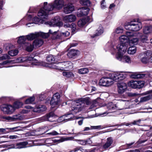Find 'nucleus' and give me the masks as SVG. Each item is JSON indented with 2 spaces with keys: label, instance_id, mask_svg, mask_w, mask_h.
Returning a JSON list of instances; mask_svg holds the SVG:
<instances>
[{
  "label": "nucleus",
  "instance_id": "31",
  "mask_svg": "<svg viewBox=\"0 0 152 152\" xmlns=\"http://www.w3.org/2000/svg\"><path fill=\"white\" fill-rule=\"evenodd\" d=\"M143 32L145 34H150L152 33V27L151 26H146L143 28Z\"/></svg>",
  "mask_w": 152,
  "mask_h": 152
},
{
  "label": "nucleus",
  "instance_id": "47",
  "mask_svg": "<svg viewBox=\"0 0 152 152\" xmlns=\"http://www.w3.org/2000/svg\"><path fill=\"white\" fill-rule=\"evenodd\" d=\"M113 83V81L111 77H107L106 86H109Z\"/></svg>",
  "mask_w": 152,
  "mask_h": 152
},
{
  "label": "nucleus",
  "instance_id": "35",
  "mask_svg": "<svg viewBox=\"0 0 152 152\" xmlns=\"http://www.w3.org/2000/svg\"><path fill=\"white\" fill-rule=\"evenodd\" d=\"M70 34V33L68 31H66L65 32L61 33V32H58V35H57V36L55 38L56 39H59L60 38V37L61 36L64 37H68Z\"/></svg>",
  "mask_w": 152,
  "mask_h": 152
},
{
  "label": "nucleus",
  "instance_id": "54",
  "mask_svg": "<svg viewBox=\"0 0 152 152\" xmlns=\"http://www.w3.org/2000/svg\"><path fill=\"white\" fill-rule=\"evenodd\" d=\"M65 117V121L67 122L69 121L72 120L73 115L72 114H69L64 115Z\"/></svg>",
  "mask_w": 152,
  "mask_h": 152
},
{
  "label": "nucleus",
  "instance_id": "14",
  "mask_svg": "<svg viewBox=\"0 0 152 152\" xmlns=\"http://www.w3.org/2000/svg\"><path fill=\"white\" fill-rule=\"evenodd\" d=\"M152 90L146 91L142 94L143 95H145L147 94H150L149 95L141 97L140 99V102H143L147 101L150 100L152 97Z\"/></svg>",
  "mask_w": 152,
  "mask_h": 152
},
{
  "label": "nucleus",
  "instance_id": "34",
  "mask_svg": "<svg viewBox=\"0 0 152 152\" xmlns=\"http://www.w3.org/2000/svg\"><path fill=\"white\" fill-rule=\"evenodd\" d=\"M139 39L137 38H133L129 40L130 45H137L139 42Z\"/></svg>",
  "mask_w": 152,
  "mask_h": 152
},
{
  "label": "nucleus",
  "instance_id": "21",
  "mask_svg": "<svg viewBox=\"0 0 152 152\" xmlns=\"http://www.w3.org/2000/svg\"><path fill=\"white\" fill-rule=\"evenodd\" d=\"M127 36L123 35L119 37V40L121 43H126L128 39H129V37L131 36L132 34V33L129 32L126 33Z\"/></svg>",
  "mask_w": 152,
  "mask_h": 152
},
{
  "label": "nucleus",
  "instance_id": "60",
  "mask_svg": "<svg viewBox=\"0 0 152 152\" xmlns=\"http://www.w3.org/2000/svg\"><path fill=\"white\" fill-rule=\"evenodd\" d=\"M101 7L102 9H104L106 7L104 0H102L101 3Z\"/></svg>",
  "mask_w": 152,
  "mask_h": 152
},
{
  "label": "nucleus",
  "instance_id": "7",
  "mask_svg": "<svg viewBox=\"0 0 152 152\" xmlns=\"http://www.w3.org/2000/svg\"><path fill=\"white\" fill-rule=\"evenodd\" d=\"M128 85L134 88H142L145 84V82L142 80H132L128 83Z\"/></svg>",
  "mask_w": 152,
  "mask_h": 152
},
{
  "label": "nucleus",
  "instance_id": "40",
  "mask_svg": "<svg viewBox=\"0 0 152 152\" xmlns=\"http://www.w3.org/2000/svg\"><path fill=\"white\" fill-rule=\"evenodd\" d=\"M86 23L85 19H83L80 20L78 22L77 25L80 28L83 27Z\"/></svg>",
  "mask_w": 152,
  "mask_h": 152
},
{
  "label": "nucleus",
  "instance_id": "5",
  "mask_svg": "<svg viewBox=\"0 0 152 152\" xmlns=\"http://www.w3.org/2000/svg\"><path fill=\"white\" fill-rule=\"evenodd\" d=\"M109 76L113 81L118 82L125 78L126 75L123 72H116L109 74Z\"/></svg>",
  "mask_w": 152,
  "mask_h": 152
},
{
  "label": "nucleus",
  "instance_id": "63",
  "mask_svg": "<svg viewBox=\"0 0 152 152\" xmlns=\"http://www.w3.org/2000/svg\"><path fill=\"white\" fill-rule=\"evenodd\" d=\"M8 63V61H5L2 63H0V68H2L4 67V66Z\"/></svg>",
  "mask_w": 152,
  "mask_h": 152
},
{
  "label": "nucleus",
  "instance_id": "11",
  "mask_svg": "<svg viewBox=\"0 0 152 152\" xmlns=\"http://www.w3.org/2000/svg\"><path fill=\"white\" fill-rule=\"evenodd\" d=\"M83 109V104H81L80 102H77L74 106L72 107V113L76 114L81 111Z\"/></svg>",
  "mask_w": 152,
  "mask_h": 152
},
{
  "label": "nucleus",
  "instance_id": "61",
  "mask_svg": "<svg viewBox=\"0 0 152 152\" xmlns=\"http://www.w3.org/2000/svg\"><path fill=\"white\" fill-rule=\"evenodd\" d=\"M65 117L64 115H63L58 119V121L59 122H66L65 121L66 120L65 119Z\"/></svg>",
  "mask_w": 152,
  "mask_h": 152
},
{
  "label": "nucleus",
  "instance_id": "23",
  "mask_svg": "<svg viewBox=\"0 0 152 152\" xmlns=\"http://www.w3.org/2000/svg\"><path fill=\"white\" fill-rule=\"evenodd\" d=\"M113 142V140L111 137H109L107 139L105 143L103 145V149H106L109 148Z\"/></svg>",
  "mask_w": 152,
  "mask_h": 152
},
{
  "label": "nucleus",
  "instance_id": "43",
  "mask_svg": "<svg viewBox=\"0 0 152 152\" xmlns=\"http://www.w3.org/2000/svg\"><path fill=\"white\" fill-rule=\"evenodd\" d=\"M80 3L83 5L89 6L91 4V2L89 0H80Z\"/></svg>",
  "mask_w": 152,
  "mask_h": 152
},
{
  "label": "nucleus",
  "instance_id": "32",
  "mask_svg": "<svg viewBox=\"0 0 152 152\" xmlns=\"http://www.w3.org/2000/svg\"><path fill=\"white\" fill-rule=\"evenodd\" d=\"M23 105L22 102H15L13 104V105H12V107L13 108V112L17 109L21 107Z\"/></svg>",
  "mask_w": 152,
  "mask_h": 152
},
{
  "label": "nucleus",
  "instance_id": "38",
  "mask_svg": "<svg viewBox=\"0 0 152 152\" xmlns=\"http://www.w3.org/2000/svg\"><path fill=\"white\" fill-rule=\"evenodd\" d=\"M9 132H16L22 130L21 127L20 126H17L12 128H8Z\"/></svg>",
  "mask_w": 152,
  "mask_h": 152
},
{
  "label": "nucleus",
  "instance_id": "39",
  "mask_svg": "<svg viewBox=\"0 0 152 152\" xmlns=\"http://www.w3.org/2000/svg\"><path fill=\"white\" fill-rule=\"evenodd\" d=\"M45 24H49L50 26H58V21H56V19L54 18L52 21L50 22H45Z\"/></svg>",
  "mask_w": 152,
  "mask_h": 152
},
{
  "label": "nucleus",
  "instance_id": "8",
  "mask_svg": "<svg viewBox=\"0 0 152 152\" xmlns=\"http://www.w3.org/2000/svg\"><path fill=\"white\" fill-rule=\"evenodd\" d=\"M25 36L26 40L31 41L39 37L45 38L48 36V34L43 33L41 32H35L34 33H31Z\"/></svg>",
  "mask_w": 152,
  "mask_h": 152
},
{
  "label": "nucleus",
  "instance_id": "50",
  "mask_svg": "<svg viewBox=\"0 0 152 152\" xmlns=\"http://www.w3.org/2000/svg\"><path fill=\"white\" fill-rule=\"evenodd\" d=\"M26 46V50L27 51L31 52L33 50L34 47L31 44L27 43Z\"/></svg>",
  "mask_w": 152,
  "mask_h": 152
},
{
  "label": "nucleus",
  "instance_id": "4",
  "mask_svg": "<svg viewBox=\"0 0 152 152\" xmlns=\"http://www.w3.org/2000/svg\"><path fill=\"white\" fill-rule=\"evenodd\" d=\"M124 26L127 30L137 31L142 28V26L141 22L138 20L136 21L135 20H134L130 22L125 23Z\"/></svg>",
  "mask_w": 152,
  "mask_h": 152
},
{
  "label": "nucleus",
  "instance_id": "25",
  "mask_svg": "<svg viewBox=\"0 0 152 152\" xmlns=\"http://www.w3.org/2000/svg\"><path fill=\"white\" fill-rule=\"evenodd\" d=\"M64 26L65 28H70L72 31V33L74 34L76 32V25L75 23H72L71 25L68 23H66L64 25Z\"/></svg>",
  "mask_w": 152,
  "mask_h": 152
},
{
  "label": "nucleus",
  "instance_id": "10",
  "mask_svg": "<svg viewBox=\"0 0 152 152\" xmlns=\"http://www.w3.org/2000/svg\"><path fill=\"white\" fill-rule=\"evenodd\" d=\"M117 91L120 94H122L125 92L127 88L126 84L124 82L117 83Z\"/></svg>",
  "mask_w": 152,
  "mask_h": 152
},
{
  "label": "nucleus",
  "instance_id": "56",
  "mask_svg": "<svg viewBox=\"0 0 152 152\" xmlns=\"http://www.w3.org/2000/svg\"><path fill=\"white\" fill-rule=\"evenodd\" d=\"M141 41L143 43L145 42L148 40L147 37L145 35H142L140 37Z\"/></svg>",
  "mask_w": 152,
  "mask_h": 152
},
{
  "label": "nucleus",
  "instance_id": "42",
  "mask_svg": "<svg viewBox=\"0 0 152 152\" xmlns=\"http://www.w3.org/2000/svg\"><path fill=\"white\" fill-rule=\"evenodd\" d=\"M18 52L19 51L18 50L15 49L9 51L8 53L10 56H13L17 55Z\"/></svg>",
  "mask_w": 152,
  "mask_h": 152
},
{
  "label": "nucleus",
  "instance_id": "13",
  "mask_svg": "<svg viewBox=\"0 0 152 152\" xmlns=\"http://www.w3.org/2000/svg\"><path fill=\"white\" fill-rule=\"evenodd\" d=\"M152 55V52L150 51L145 52L143 54H141V55L142 56L141 59V61L143 63H147Z\"/></svg>",
  "mask_w": 152,
  "mask_h": 152
},
{
  "label": "nucleus",
  "instance_id": "37",
  "mask_svg": "<svg viewBox=\"0 0 152 152\" xmlns=\"http://www.w3.org/2000/svg\"><path fill=\"white\" fill-rule=\"evenodd\" d=\"M136 51L137 49L135 47L132 46L129 48L127 51L128 54L133 55L136 53Z\"/></svg>",
  "mask_w": 152,
  "mask_h": 152
},
{
  "label": "nucleus",
  "instance_id": "45",
  "mask_svg": "<svg viewBox=\"0 0 152 152\" xmlns=\"http://www.w3.org/2000/svg\"><path fill=\"white\" fill-rule=\"evenodd\" d=\"M35 100V97L34 96L32 97H31L27 99L25 101V103L26 104H30L31 103L33 102Z\"/></svg>",
  "mask_w": 152,
  "mask_h": 152
},
{
  "label": "nucleus",
  "instance_id": "55",
  "mask_svg": "<svg viewBox=\"0 0 152 152\" xmlns=\"http://www.w3.org/2000/svg\"><path fill=\"white\" fill-rule=\"evenodd\" d=\"M12 117L13 121L16 120H21L22 119V117L20 114L14 115Z\"/></svg>",
  "mask_w": 152,
  "mask_h": 152
},
{
  "label": "nucleus",
  "instance_id": "9",
  "mask_svg": "<svg viewBox=\"0 0 152 152\" xmlns=\"http://www.w3.org/2000/svg\"><path fill=\"white\" fill-rule=\"evenodd\" d=\"M60 96L58 93L54 94L50 101V104L52 108L57 107L60 102Z\"/></svg>",
  "mask_w": 152,
  "mask_h": 152
},
{
  "label": "nucleus",
  "instance_id": "28",
  "mask_svg": "<svg viewBox=\"0 0 152 152\" xmlns=\"http://www.w3.org/2000/svg\"><path fill=\"white\" fill-rule=\"evenodd\" d=\"M73 138H74L72 137H67L65 138L61 137L58 139H54L53 140V141L54 143H58L62 142L65 141L72 140Z\"/></svg>",
  "mask_w": 152,
  "mask_h": 152
},
{
  "label": "nucleus",
  "instance_id": "44",
  "mask_svg": "<svg viewBox=\"0 0 152 152\" xmlns=\"http://www.w3.org/2000/svg\"><path fill=\"white\" fill-rule=\"evenodd\" d=\"M99 83L103 86H106L107 77H102L100 80Z\"/></svg>",
  "mask_w": 152,
  "mask_h": 152
},
{
  "label": "nucleus",
  "instance_id": "51",
  "mask_svg": "<svg viewBox=\"0 0 152 152\" xmlns=\"http://www.w3.org/2000/svg\"><path fill=\"white\" fill-rule=\"evenodd\" d=\"M123 61L128 63H130L131 62L130 58L127 56H124L123 57Z\"/></svg>",
  "mask_w": 152,
  "mask_h": 152
},
{
  "label": "nucleus",
  "instance_id": "59",
  "mask_svg": "<svg viewBox=\"0 0 152 152\" xmlns=\"http://www.w3.org/2000/svg\"><path fill=\"white\" fill-rule=\"evenodd\" d=\"M128 96L130 97H134L137 96H138L140 95V94L136 93H132L131 92H129L127 93Z\"/></svg>",
  "mask_w": 152,
  "mask_h": 152
},
{
  "label": "nucleus",
  "instance_id": "53",
  "mask_svg": "<svg viewBox=\"0 0 152 152\" xmlns=\"http://www.w3.org/2000/svg\"><path fill=\"white\" fill-rule=\"evenodd\" d=\"M116 56V58L119 61L123 60V54L124 53H120L118 52Z\"/></svg>",
  "mask_w": 152,
  "mask_h": 152
},
{
  "label": "nucleus",
  "instance_id": "64",
  "mask_svg": "<svg viewBox=\"0 0 152 152\" xmlns=\"http://www.w3.org/2000/svg\"><path fill=\"white\" fill-rule=\"evenodd\" d=\"M45 142L48 144H51L53 142H54L53 140L51 139H47L45 140Z\"/></svg>",
  "mask_w": 152,
  "mask_h": 152
},
{
  "label": "nucleus",
  "instance_id": "20",
  "mask_svg": "<svg viewBox=\"0 0 152 152\" xmlns=\"http://www.w3.org/2000/svg\"><path fill=\"white\" fill-rule=\"evenodd\" d=\"M74 10V7L73 5L69 4L65 6L64 8V12L66 14H68L72 12Z\"/></svg>",
  "mask_w": 152,
  "mask_h": 152
},
{
  "label": "nucleus",
  "instance_id": "2",
  "mask_svg": "<svg viewBox=\"0 0 152 152\" xmlns=\"http://www.w3.org/2000/svg\"><path fill=\"white\" fill-rule=\"evenodd\" d=\"M129 104V102L128 100H119L117 104H114L113 102H110L106 105V107L108 111L110 112L113 113L116 110H120L124 109L127 108L125 107V105L128 106Z\"/></svg>",
  "mask_w": 152,
  "mask_h": 152
},
{
  "label": "nucleus",
  "instance_id": "29",
  "mask_svg": "<svg viewBox=\"0 0 152 152\" xmlns=\"http://www.w3.org/2000/svg\"><path fill=\"white\" fill-rule=\"evenodd\" d=\"M145 75L142 74H139L137 73H133L130 76L133 79H138L142 78L145 77Z\"/></svg>",
  "mask_w": 152,
  "mask_h": 152
},
{
  "label": "nucleus",
  "instance_id": "17",
  "mask_svg": "<svg viewBox=\"0 0 152 152\" xmlns=\"http://www.w3.org/2000/svg\"><path fill=\"white\" fill-rule=\"evenodd\" d=\"M53 4L55 9L60 10L64 7V1L63 0H55Z\"/></svg>",
  "mask_w": 152,
  "mask_h": 152
},
{
  "label": "nucleus",
  "instance_id": "16",
  "mask_svg": "<svg viewBox=\"0 0 152 152\" xmlns=\"http://www.w3.org/2000/svg\"><path fill=\"white\" fill-rule=\"evenodd\" d=\"M128 45L127 43H121L117 46V49L118 52L125 53L126 51Z\"/></svg>",
  "mask_w": 152,
  "mask_h": 152
},
{
  "label": "nucleus",
  "instance_id": "48",
  "mask_svg": "<svg viewBox=\"0 0 152 152\" xmlns=\"http://www.w3.org/2000/svg\"><path fill=\"white\" fill-rule=\"evenodd\" d=\"M55 60L54 57L52 55L48 56L46 58L47 61L51 63H53L54 61Z\"/></svg>",
  "mask_w": 152,
  "mask_h": 152
},
{
  "label": "nucleus",
  "instance_id": "6",
  "mask_svg": "<svg viewBox=\"0 0 152 152\" xmlns=\"http://www.w3.org/2000/svg\"><path fill=\"white\" fill-rule=\"evenodd\" d=\"M58 116L53 112H50L47 114L46 115L41 118V120L42 121H47L50 122L56 121Z\"/></svg>",
  "mask_w": 152,
  "mask_h": 152
},
{
  "label": "nucleus",
  "instance_id": "52",
  "mask_svg": "<svg viewBox=\"0 0 152 152\" xmlns=\"http://www.w3.org/2000/svg\"><path fill=\"white\" fill-rule=\"evenodd\" d=\"M2 118L5 121H13V120L12 119V117L10 116H3Z\"/></svg>",
  "mask_w": 152,
  "mask_h": 152
},
{
  "label": "nucleus",
  "instance_id": "3",
  "mask_svg": "<svg viewBox=\"0 0 152 152\" xmlns=\"http://www.w3.org/2000/svg\"><path fill=\"white\" fill-rule=\"evenodd\" d=\"M53 3L48 4L47 2L44 3V6L42 8L38 13V16L44 19H47L48 17V12L55 9Z\"/></svg>",
  "mask_w": 152,
  "mask_h": 152
},
{
  "label": "nucleus",
  "instance_id": "22",
  "mask_svg": "<svg viewBox=\"0 0 152 152\" xmlns=\"http://www.w3.org/2000/svg\"><path fill=\"white\" fill-rule=\"evenodd\" d=\"M28 144L27 142H23L17 143L12 146V148L15 149H21L26 147Z\"/></svg>",
  "mask_w": 152,
  "mask_h": 152
},
{
  "label": "nucleus",
  "instance_id": "62",
  "mask_svg": "<svg viewBox=\"0 0 152 152\" xmlns=\"http://www.w3.org/2000/svg\"><path fill=\"white\" fill-rule=\"evenodd\" d=\"M5 3V0H1L0 1V9L2 10L3 5Z\"/></svg>",
  "mask_w": 152,
  "mask_h": 152
},
{
  "label": "nucleus",
  "instance_id": "36",
  "mask_svg": "<svg viewBox=\"0 0 152 152\" xmlns=\"http://www.w3.org/2000/svg\"><path fill=\"white\" fill-rule=\"evenodd\" d=\"M79 102H80L81 104H83V108L85 104H86L87 105H88L90 103V99L88 97H86L85 98L82 99Z\"/></svg>",
  "mask_w": 152,
  "mask_h": 152
},
{
  "label": "nucleus",
  "instance_id": "15",
  "mask_svg": "<svg viewBox=\"0 0 152 152\" xmlns=\"http://www.w3.org/2000/svg\"><path fill=\"white\" fill-rule=\"evenodd\" d=\"M89 10L88 8L82 7L78 9L77 12V16L81 17L86 15L88 13Z\"/></svg>",
  "mask_w": 152,
  "mask_h": 152
},
{
  "label": "nucleus",
  "instance_id": "46",
  "mask_svg": "<svg viewBox=\"0 0 152 152\" xmlns=\"http://www.w3.org/2000/svg\"><path fill=\"white\" fill-rule=\"evenodd\" d=\"M63 75L64 76L67 77H72L74 76V74L72 72H63Z\"/></svg>",
  "mask_w": 152,
  "mask_h": 152
},
{
  "label": "nucleus",
  "instance_id": "1",
  "mask_svg": "<svg viewBox=\"0 0 152 152\" xmlns=\"http://www.w3.org/2000/svg\"><path fill=\"white\" fill-rule=\"evenodd\" d=\"M32 61L31 63L34 65L37 66H42L45 67H49L50 68L55 69H60L63 70L64 69L63 66H67L68 64H71L69 61L64 62L60 63L57 64L55 65L54 64H48L46 63L45 62H39L37 61L34 59L33 58L31 57H20L16 59V61L17 62H22L25 61Z\"/></svg>",
  "mask_w": 152,
  "mask_h": 152
},
{
  "label": "nucleus",
  "instance_id": "27",
  "mask_svg": "<svg viewBox=\"0 0 152 152\" xmlns=\"http://www.w3.org/2000/svg\"><path fill=\"white\" fill-rule=\"evenodd\" d=\"M103 32V28L101 26H100L96 30L95 34L92 36L91 37L94 38L96 36H99L102 34Z\"/></svg>",
  "mask_w": 152,
  "mask_h": 152
},
{
  "label": "nucleus",
  "instance_id": "33",
  "mask_svg": "<svg viewBox=\"0 0 152 152\" xmlns=\"http://www.w3.org/2000/svg\"><path fill=\"white\" fill-rule=\"evenodd\" d=\"M26 36H20L18 38L17 42L18 43L20 44H26Z\"/></svg>",
  "mask_w": 152,
  "mask_h": 152
},
{
  "label": "nucleus",
  "instance_id": "26",
  "mask_svg": "<svg viewBox=\"0 0 152 152\" xmlns=\"http://www.w3.org/2000/svg\"><path fill=\"white\" fill-rule=\"evenodd\" d=\"M79 53V51L77 50L74 49L71 50L68 53L67 56L68 57L70 58H73L74 57L77 55Z\"/></svg>",
  "mask_w": 152,
  "mask_h": 152
},
{
  "label": "nucleus",
  "instance_id": "58",
  "mask_svg": "<svg viewBox=\"0 0 152 152\" xmlns=\"http://www.w3.org/2000/svg\"><path fill=\"white\" fill-rule=\"evenodd\" d=\"M123 29L121 27H118L115 30V32L117 34L121 33L123 32Z\"/></svg>",
  "mask_w": 152,
  "mask_h": 152
},
{
  "label": "nucleus",
  "instance_id": "30",
  "mask_svg": "<svg viewBox=\"0 0 152 152\" xmlns=\"http://www.w3.org/2000/svg\"><path fill=\"white\" fill-rule=\"evenodd\" d=\"M43 41L41 39H37L33 42V46L36 47H38L41 46L43 44Z\"/></svg>",
  "mask_w": 152,
  "mask_h": 152
},
{
  "label": "nucleus",
  "instance_id": "19",
  "mask_svg": "<svg viewBox=\"0 0 152 152\" xmlns=\"http://www.w3.org/2000/svg\"><path fill=\"white\" fill-rule=\"evenodd\" d=\"M46 110L47 108L45 106L42 104H39L36 105L35 107L33 109V111L40 113L45 111Z\"/></svg>",
  "mask_w": 152,
  "mask_h": 152
},
{
  "label": "nucleus",
  "instance_id": "41",
  "mask_svg": "<svg viewBox=\"0 0 152 152\" xmlns=\"http://www.w3.org/2000/svg\"><path fill=\"white\" fill-rule=\"evenodd\" d=\"M58 32H59V31H52L51 30H49V32L48 33H43V32H42V33H43L45 34H48V37H46L45 38H47L49 36L50 34H52L53 35V36H54V37L53 38L54 39H56L55 38L56 37V36H57L56 35V33H57V34H58Z\"/></svg>",
  "mask_w": 152,
  "mask_h": 152
},
{
  "label": "nucleus",
  "instance_id": "18",
  "mask_svg": "<svg viewBox=\"0 0 152 152\" xmlns=\"http://www.w3.org/2000/svg\"><path fill=\"white\" fill-rule=\"evenodd\" d=\"M76 20V17L74 15L70 14L65 16L63 18L64 21L67 23L74 22Z\"/></svg>",
  "mask_w": 152,
  "mask_h": 152
},
{
  "label": "nucleus",
  "instance_id": "57",
  "mask_svg": "<svg viewBox=\"0 0 152 152\" xmlns=\"http://www.w3.org/2000/svg\"><path fill=\"white\" fill-rule=\"evenodd\" d=\"M10 57L7 54H4L2 56L0 57V60H5L10 59Z\"/></svg>",
  "mask_w": 152,
  "mask_h": 152
},
{
  "label": "nucleus",
  "instance_id": "12",
  "mask_svg": "<svg viewBox=\"0 0 152 152\" xmlns=\"http://www.w3.org/2000/svg\"><path fill=\"white\" fill-rule=\"evenodd\" d=\"M1 110L3 112L7 114L11 113L13 112L12 105L10 104H3L1 106Z\"/></svg>",
  "mask_w": 152,
  "mask_h": 152
},
{
  "label": "nucleus",
  "instance_id": "49",
  "mask_svg": "<svg viewBox=\"0 0 152 152\" xmlns=\"http://www.w3.org/2000/svg\"><path fill=\"white\" fill-rule=\"evenodd\" d=\"M88 70L87 68H83L78 70V73L80 74H86L88 73Z\"/></svg>",
  "mask_w": 152,
  "mask_h": 152
},
{
  "label": "nucleus",
  "instance_id": "24",
  "mask_svg": "<svg viewBox=\"0 0 152 152\" xmlns=\"http://www.w3.org/2000/svg\"><path fill=\"white\" fill-rule=\"evenodd\" d=\"M40 17V18L41 19H40L39 18H38L37 17H35L34 18L32 19V21H33V23H30L28 24H26V25L28 26V27H30L31 26H29L28 25H31L33 23H34L35 24H37L39 22H40V21L41 20V23H43V22L42 21H45V20H46L47 19H44L42 18L41 17V16H39Z\"/></svg>",
  "mask_w": 152,
  "mask_h": 152
}]
</instances>
